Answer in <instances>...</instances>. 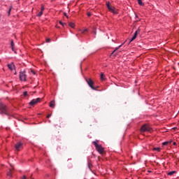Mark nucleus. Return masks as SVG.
I'll return each instance as SVG.
<instances>
[{
  "label": "nucleus",
  "instance_id": "nucleus-1",
  "mask_svg": "<svg viewBox=\"0 0 179 179\" xmlns=\"http://www.w3.org/2000/svg\"><path fill=\"white\" fill-rule=\"evenodd\" d=\"M94 146H95L96 150L100 155H103L104 153V148L101 146V145H99V140H96L92 142Z\"/></svg>",
  "mask_w": 179,
  "mask_h": 179
},
{
  "label": "nucleus",
  "instance_id": "nucleus-2",
  "mask_svg": "<svg viewBox=\"0 0 179 179\" xmlns=\"http://www.w3.org/2000/svg\"><path fill=\"white\" fill-rule=\"evenodd\" d=\"M0 114H5V115H10L8 106H5L2 102H0Z\"/></svg>",
  "mask_w": 179,
  "mask_h": 179
},
{
  "label": "nucleus",
  "instance_id": "nucleus-3",
  "mask_svg": "<svg viewBox=\"0 0 179 179\" xmlns=\"http://www.w3.org/2000/svg\"><path fill=\"white\" fill-rule=\"evenodd\" d=\"M85 81L87 82L88 86L92 89V90H97V89H96V87L94 86V82L93 80H92V78H85Z\"/></svg>",
  "mask_w": 179,
  "mask_h": 179
},
{
  "label": "nucleus",
  "instance_id": "nucleus-4",
  "mask_svg": "<svg viewBox=\"0 0 179 179\" xmlns=\"http://www.w3.org/2000/svg\"><path fill=\"white\" fill-rule=\"evenodd\" d=\"M151 131L152 128H150V126H149V124H143L141 129V132H150Z\"/></svg>",
  "mask_w": 179,
  "mask_h": 179
},
{
  "label": "nucleus",
  "instance_id": "nucleus-5",
  "mask_svg": "<svg viewBox=\"0 0 179 179\" xmlns=\"http://www.w3.org/2000/svg\"><path fill=\"white\" fill-rule=\"evenodd\" d=\"M20 80L22 82H26V80H27L26 78V72L24 71L20 72Z\"/></svg>",
  "mask_w": 179,
  "mask_h": 179
},
{
  "label": "nucleus",
  "instance_id": "nucleus-6",
  "mask_svg": "<svg viewBox=\"0 0 179 179\" xmlns=\"http://www.w3.org/2000/svg\"><path fill=\"white\" fill-rule=\"evenodd\" d=\"M15 148L17 150V152H19L22 148H23V143L22 142H18L15 144Z\"/></svg>",
  "mask_w": 179,
  "mask_h": 179
},
{
  "label": "nucleus",
  "instance_id": "nucleus-7",
  "mask_svg": "<svg viewBox=\"0 0 179 179\" xmlns=\"http://www.w3.org/2000/svg\"><path fill=\"white\" fill-rule=\"evenodd\" d=\"M41 99L40 98H37L36 99H32L30 102L29 104L30 106H36V104H37V103H39V101H41Z\"/></svg>",
  "mask_w": 179,
  "mask_h": 179
},
{
  "label": "nucleus",
  "instance_id": "nucleus-8",
  "mask_svg": "<svg viewBox=\"0 0 179 179\" xmlns=\"http://www.w3.org/2000/svg\"><path fill=\"white\" fill-rule=\"evenodd\" d=\"M139 33H141V29H137L135 31L134 36L130 40L129 43H132V41H134V40H135V38H136V37H138V35L139 34Z\"/></svg>",
  "mask_w": 179,
  "mask_h": 179
},
{
  "label": "nucleus",
  "instance_id": "nucleus-9",
  "mask_svg": "<svg viewBox=\"0 0 179 179\" xmlns=\"http://www.w3.org/2000/svg\"><path fill=\"white\" fill-rule=\"evenodd\" d=\"M108 9L110 10V12H112L113 15H117V13H118V11H117V10H115V8L111 6Z\"/></svg>",
  "mask_w": 179,
  "mask_h": 179
},
{
  "label": "nucleus",
  "instance_id": "nucleus-10",
  "mask_svg": "<svg viewBox=\"0 0 179 179\" xmlns=\"http://www.w3.org/2000/svg\"><path fill=\"white\" fill-rule=\"evenodd\" d=\"M121 47H122V45H120L118 47L115 48V50L113 51V52L111 53V55H113V57H117V53H115V52L118 51V50H120Z\"/></svg>",
  "mask_w": 179,
  "mask_h": 179
},
{
  "label": "nucleus",
  "instance_id": "nucleus-11",
  "mask_svg": "<svg viewBox=\"0 0 179 179\" xmlns=\"http://www.w3.org/2000/svg\"><path fill=\"white\" fill-rule=\"evenodd\" d=\"M8 68L10 71L15 69V64L13 63L8 64Z\"/></svg>",
  "mask_w": 179,
  "mask_h": 179
},
{
  "label": "nucleus",
  "instance_id": "nucleus-12",
  "mask_svg": "<svg viewBox=\"0 0 179 179\" xmlns=\"http://www.w3.org/2000/svg\"><path fill=\"white\" fill-rule=\"evenodd\" d=\"M49 106L52 108H54V107H55V100L51 101Z\"/></svg>",
  "mask_w": 179,
  "mask_h": 179
},
{
  "label": "nucleus",
  "instance_id": "nucleus-13",
  "mask_svg": "<svg viewBox=\"0 0 179 179\" xmlns=\"http://www.w3.org/2000/svg\"><path fill=\"white\" fill-rule=\"evenodd\" d=\"M10 45H11L12 50L15 51V43L13 42V41H11Z\"/></svg>",
  "mask_w": 179,
  "mask_h": 179
},
{
  "label": "nucleus",
  "instance_id": "nucleus-14",
  "mask_svg": "<svg viewBox=\"0 0 179 179\" xmlns=\"http://www.w3.org/2000/svg\"><path fill=\"white\" fill-rule=\"evenodd\" d=\"M7 176L9 177V178H11V177H12V169H10L9 171L7 173Z\"/></svg>",
  "mask_w": 179,
  "mask_h": 179
},
{
  "label": "nucleus",
  "instance_id": "nucleus-15",
  "mask_svg": "<svg viewBox=\"0 0 179 179\" xmlns=\"http://www.w3.org/2000/svg\"><path fill=\"white\" fill-rule=\"evenodd\" d=\"M101 80H105L106 78H104V73H101L100 75Z\"/></svg>",
  "mask_w": 179,
  "mask_h": 179
},
{
  "label": "nucleus",
  "instance_id": "nucleus-16",
  "mask_svg": "<svg viewBox=\"0 0 179 179\" xmlns=\"http://www.w3.org/2000/svg\"><path fill=\"white\" fill-rule=\"evenodd\" d=\"M69 26H70V27H72V29H73V27H75V23L69 22Z\"/></svg>",
  "mask_w": 179,
  "mask_h": 179
},
{
  "label": "nucleus",
  "instance_id": "nucleus-17",
  "mask_svg": "<svg viewBox=\"0 0 179 179\" xmlns=\"http://www.w3.org/2000/svg\"><path fill=\"white\" fill-rule=\"evenodd\" d=\"M173 174H176V171H172L168 173V176H173Z\"/></svg>",
  "mask_w": 179,
  "mask_h": 179
},
{
  "label": "nucleus",
  "instance_id": "nucleus-18",
  "mask_svg": "<svg viewBox=\"0 0 179 179\" xmlns=\"http://www.w3.org/2000/svg\"><path fill=\"white\" fill-rule=\"evenodd\" d=\"M59 24L63 26V27H65V26H66V23H64V22H62V21H59Z\"/></svg>",
  "mask_w": 179,
  "mask_h": 179
},
{
  "label": "nucleus",
  "instance_id": "nucleus-19",
  "mask_svg": "<svg viewBox=\"0 0 179 179\" xmlns=\"http://www.w3.org/2000/svg\"><path fill=\"white\" fill-rule=\"evenodd\" d=\"M152 150H154V152H155V151H156V152H159V151H160V148H154L152 149Z\"/></svg>",
  "mask_w": 179,
  "mask_h": 179
},
{
  "label": "nucleus",
  "instance_id": "nucleus-20",
  "mask_svg": "<svg viewBox=\"0 0 179 179\" xmlns=\"http://www.w3.org/2000/svg\"><path fill=\"white\" fill-rule=\"evenodd\" d=\"M92 167H93V165L92 164V163L88 162V169H90V170H92Z\"/></svg>",
  "mask_w": 179,
  "mask_h": 179
},
{
  "label": "nucleus",
  "instance_id": "nucleus-21",
  "mask_svg": "<svg viewBox=\"0 0 179 179\" xmlns=\"http://www.w3.org/2000/svg\"><path fill=\"white\" fill-rule=\"evenodd\" d=\"M138 5H141V6H143V3L142 2V0H137Z\"/></svg>",
  "mask_w": 179,
  "mask_h": 179
},
{
  "label": "nucleus",
  "instance_id": "nucleus-22",
  "mask_svg": "<svg viewBox=\"0 0 179 179\" xmlns=\"http://www.w3.org/2000/svg\"><path fill=\"white\" fill-rule=\"evenodd\" d=\"M169 143H170L169 141H165V142L162 143V145H163V146H166V145H169Z\"/></svg>",
  "mask_w": 179,
  "mask_h": 179
},
{
  "label": "nucleus",
  "instance_id": "nucleus-23",
  "mask_svg": "<svg viewBox=\"0 0 179 179\" xmlns=\"http://www.w3.org/2000/svg\"><path fill=\"white\" fill-rule=\"evenodd\" d=\"M12 9H13V7L10 6V8H9V10H8V16L10 15V12L12 11Z\"/></svg>",
  "mask_w": 179,
  "mask_h": 179
},
{
  "label": "nucleus",
  "instance_id": "nucleus-24",
  "mask_svg": "<svg viewBox=\"0 0 179 179\" xmlns=\"http://www.w3.org/2000/svg\"><path fill=\"white\" fill-rule=\"evenodd\" d=\"M106 6H107L108 8H109L111 6L110 1H108V2L106 3Z\"/></svg>",
  "mask_w": 179,
  "mask_h": 179
},
{
  "label": "nucleus",
  "instance_id": "nucleus-25",
  "mask_svg": "<svg viewBox=\"0 0 179 179\" xmlns=\"http://www.w3.org/2000/svg\"><path fill=\"white\" fill-rule=\"evenodd\" d=\"M43 15V11H41L37 16H38L40 17V16H41Z\"/></svg>",
  "mask_w": 179,
  "mask_h": 179
},
{
  "label": "nucleus",
  "instance_id": "nucleus-26",
  "mask_svg": "<svg viewBox=\"0 0 179 179\" xmlns=\"http://www.w3.org/2000/svg\"><path fill=\"white\" fill-rule=\"evenodd\" d=\"M23 96H24L25 97H26V96H27V92H24V93H23Z\"/></svg>",
  "mask_w": 179,
  "mask_h": 179
},
{
  "label": "nucleus",
  "instance_id": "nucleus-27",
  "mask_svg": "<svg viewBox=\"0 0 179 179\" xmlns=\"http://www.w3.org/2000/svg\"><path fill=\"white\" fill-rule=\"evenodd\" d=\"M87 15L88 16V17H90V16H92V13H87Z\"/></svg>",
  "mask_w": 179,
  "mask_h": 179
},
{
  "label": "nucleus",
  "instance_id": "nucleus-28",
  "mask_svg": "<svg viewBox=\"0 0 179 179\" xmlns=\"http://www.w3.org/2000/svg\"><path fill=\"white\" fill-rule=\"evenodd\" d=\"M44 9H45L44 6H42V7L41 8V12H43V11L44 10Z\"/></svg>",
  "mask_w": 179,
  "mask_h": 179
},
{
  "label": "nucleus",
  "instance_id": "nucleus-29",
  "mask_svg": "<svg viewBox=\"0 0 179 179\" xmlns=\"http://www.w3.org/2000/svg\"><path fill=\"white\" fill-rule=\"evenodd\" d=\"M50 41H51L50 38H48V39H46V43H50Z\"/></svg>",
  "mask_w": 179,
  "mask_h": 179
},
{
  "label": "nucleus",
  "instance_id": "nucleus-30",
  "mask_svg": "<svg viewBox=\"0 0 179 179\" xmlns=\"http://www.w3.org/2000/svg\"><path fill=\"white\" fill-rule=\"evenodd\" d=\"M64 16H66V17H67V19H68L69 17H68V15H66V13H64Z\"/></svg>",
  "mask_w": 179,
  "mask_h": 179
},
{
  "label": "nucleus",
  "instance_id": "nucleus-31",
  "mask_svg": "<svg viewBox=\"0 0 179 179\" xmlns=\"http://www.w3.org/2000/svg\"><path fill=\"white\" fill-rule=\"evenodd\" d=\"M50 117H51V114L47 115V118H50Z\"/></svg>",
  "mask_w": 179,
  "mask_h": 179
},
{
  "label": "nucleus",
  "instance_id": "nucleus-32",
  "mask_svg": "<svg viewBox=\"0 0 179 179\" xmlns=\"http://www.w3.org/2000/svg\"><path fill=\"white\" fill-rule=\"evenodd\" d=\"M31 72H32L34 73V75L36 74V72H34L33 70H31Z\"/></svg>",
  "mask_w": 179,
  "mask_h": 179
},
{
  "label": "nucleus",
  "instance_id": "nucleus-33",
  "mask_svg": "<svg viewBox=\"0 0 179 179\" xmlns=\"http://www.w3.org/2000/svg\"><path fill=\"white\" fill-rule=\"evenodd\" d=\"M173 145H177V143L173 142Z\"/></svg>",
  "mask_w": 179,
  "mask_h": 179
},
{
  "label": "nucleus",
  "instance_id": "nucleus-34",
  "mask_svg": "<svg viewBox=\"0 0 179 179\" xmlns=\"http://www.w3.org/2000/svg\"><path fill=\"white\" fill-rule=\"evenodd\" d=\"M84 31H87V29H85Z\"/></svg>",
  "mask_w": 179,
  "mask_h": 179
},
{
  "label": "nucleus",
  "instance_id": "nucleus-35",
  "mask_svg": "<svg viewBox=\"0 0 179 179\" xmlns=\"http://www.w3.org/2000/svg\"><path fill=\"white\" fill-rule=\"evenodd\" d=\"M15 75H16V72L15 73Z\"/></svg>",
  "mask_w": 179,
  "mask_h": 179
},
{
  "label": "nucleus",
  "instance_id": "nucleus-36",
  "mask_svg": "<svg viewBox=\"0 0 179 179\" xmlns=\"http://www.w3.org/2000/svg\"><path fill=\"white\" fill-rule=\"evenodd\" d=\"M31 179H34V178H31Z\"/></svg>",
  "mask_w": 179,
  "mask_h": 179
}]
</instances>
